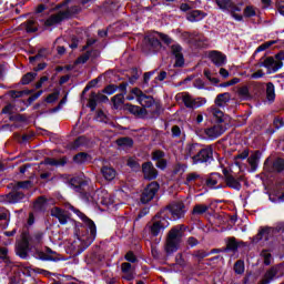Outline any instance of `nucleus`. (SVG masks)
<instances>
[{
  "instance_id": "nucleus-1",
  "label": "nucleus",
  "mask_w": 284,
  "mask_h": 284,
  "mask_svg": "<svg viewBox=\"0 0 284 284\" xmlns=\"http://www.w3.org/2000/svg\"><path fill=\"white\" fill-rule=\"evenodd\" d=\"M68 210L74 212L79 219H81L82 223H75V235L78 239V251L77 254H81L85 252L92 243H94V239H97V224L92 219L88 217L85 213L81 212L79 209L74 207L72 204H69Z\"/></svg>"
},
{
  "instance_id": "nucleus-2",
  "label": "nucleus",
  "mask_w": 284,
  "mask_h": 284,
  "mask_svg": "<svg viewBox=\"0 0 284 284\" xmlns=\"http://www.w3.org/2000/svg\"><path fill=\"white\" fill-rule=\"evenodd\" d=\"M183 230H185V225L180 224L173 226L168 235H166V242L164 246V251L166 253V256H172L175 252H179V248L181 247V243H183Z\"/></svg>"
},
{
  "instance_id": "nucleus-3",
  "label": "nucleus",
  "mask_w": 284,
  "mask_h": 284,
  "mask_svg": "<svg viewBox=\"0 0 284 284\" xmlns=\"http://www.w3.org/2000/svg\"><path fill=\"white\" fill-rule=\"evenodd\" d=\"M284 233V222H280L275 227L272 226H261L255 236H253V243H260V241H270L274 239V236H278V234Z\"/></svg>"
},
{
  "instance_id": "nucleus-4",
  "label": "nucleus",
  "mask_w": 284,
  "mask_h": 284,
  "mask_svg": "<svg viewBox=\"0 0 284 284\" xmlns=\"http://www.w3.org/2000/svg\"><path fill=\"white\" fill-rule=\"evenodd\" d=\"M170 226V222L165 219V214H161V211L158 212L152 221L146 225L149 227V234L151 236L156 237L159 234H162V232H165V230Z\"/></svg>"
},
{
  "instance_id": "nucleus-5",
  "label": "nucleus",
  "mask_w": 284,
  "mask_h": 284,
  "mask_svg": "<svg viewBox=\"0 0 284 284\" xmlns=\"http://www.w3.org/2000/svg\"><path fill=\"white\" fill-rule=\"evenodd\" d=\"M186 212L187 210H185V203H183V201L172 202L160 210V214H164L168 221L171 219L170 215L174 220L183 219Z\"/></svg>"
},
{
  "instance_id": "nucleus-6",
  "label": "nucleus",
  "mask_w": 284,
  "mask_h": 284,
  "mask_svg": "<svg viewBox=\"0 0 284 284\" xmlns=\"http://www.w3.org/2000/svg\"><path fill=\"white\" fill-rule=\"evenodd\" d=\"M70 187L78 192L82 199V201H90V192H88V181L83 180L82 178H72L69 181Z\"/></svg>"
},
{
  "instance_id": "nucleus-7",
  "label": "nucleus",
  "mask_w": 284,
  "mask_h": 284,
  "mask_svg": "<svg viewBox=\"0 0 284 284\" xmlns=\"http://www.w3.org/2000/svg\"><path fill=\"white\" fill-rule=\"evenodd\" d=\"M159 190H161V185L159 184V182L153 181V182L149 183L144 187V190L140 196V202L142 203V205H148V203H150V201H153L154 197L156 196V192H159Z\"/></svg>"
},
{
  "instance_id": "nucleus-8",
  "label": "nucleus",
  "mask_w": 284,
  "mask_h": 284,
  "mask_svg": "<svg viewBox=\"0 0 284 284\" xmlns=\"http://www.w3.org/2000/svg\"><path fill=\"white\" fill-rule=\"evenodd\" d=\"M212 161H214V148L212 145L202 146L199 150V154L193 156L194 165H199V163H212Z\"/></svg>"
},
{
  "instance_id": "nucleus-9",
  "label": "nucleus",
  "mask_w": 284,
  "mask_h": 284,
  "mask_svg": "<svg viewBox=\"0 0 284 284\" xmlns=\"http://www.w3.org/2000/svg\"><path fill=\"white\" fill-rule=\"evenodd\" d=\"M257 68H266L267 74H275L277 70L283 68V62L276 61L274 57H262L260 62L257 63Z\"/></svg>"
},
{
  "instance_id": "nucleus-10",
  "label": "nucleus",
  "mask_w": 284,
  "mask_h": 284,
  "mask_svg": "<svg viewBox=\"0 0 284 284\" xmlns=\"http://www.w3.org/2000/svg\"><path fill=\"white\" fill-rule=\"evenodd\" d=\"M264 170L265 172H268V174H282V172H284V159L276 158L273 162H271L270 158H267L264 161Z\"/></svg>"
},
{
  "instance_id": "nucleus-11",
  "label": "nucleus",
  "mask_w": 284,
  "mask_h": 284,
  "mask_svg": "<svg viewBox=\"0 0 284 284\" xmlns=\"http://www.w3.org/2000/svg\"><path fill=\"white\" fill-rule=\"evenodd\" d=\"M34 258H38V261H50L52 263H59V261H61L57 251H52V248L48 246L44 252L37 250L34 252Z\"/></svg>"
},
{
  "instance_id": "nucleus-12",
  "label": "nucleus",
  "mask_w": 284,
  "mask_h": 284,
  "mask_svg": "<svg viewBox=\"0 0 284 284\" xmlns=\"http://www.w3.org/2000/svg\"><path fill=\"white\" fill-rule=\"evenodd\" d=\"M142 174L144 181H156L159 179V170L154 168V163L152 161H146L142 163Z\"/></svg>"
},
{
  "instance_id": "nucleus-13",
  "label": "nucleus",
  "mask_w": 284,
  "mask_h": 284,
  "mask_svg": "<svg viewBox=\"0 0 284 284\" xmlns=\"http://www.w3.org/2000/svg\"><path fill=\"white\" fill-rule=\"evenodd\" d=\"M201 183H204L210 190H220L219 185H223V175L217 172L210 173L206 179H202Z\"/></svg>"
},
{
  "instance_id": "nucleus-14",
  "label": "nucleus",
  "mask_w": 284,
  "mask_h": 284,
  "mask_svg": "<svg viewBox=\"0 0 284 284\" xmlns=\"http://www.w3.org/2000/svg\"><path fill=\"white\" fill-rule=\"evenodd\" d=\"M70 17H72V13H70V11H60L55 14L50 16L44 21V26L47 28H52V26H58V23L65 21V19H70Z\"/></svg>"
},
{
  "instance_id": "nucleus-15",
  "label": "nucleus",
  "mask_w": 284,
  "mask_h": 284,
  "mask_svg": "<svg viewBox=\"0 0 284 284\" xmlns=\"http://www.w3.org/2000/svg\"><path fill=\"white\" fill-rule=\"evenodd\" d=\"M22 239H27L28 244L31 247H39V245H42L43 243V232L36 231L33 234H30V232L24 231L22 233Z\"/></svg>"
},
{
  "instance_id": "nucleus-16",
  "label": "nucleus",
  "mask_w": 284,
  "mask_h": 284,
  "mask_svg": "<svg viewBox=\"0 0 284 284\" xmlns=\"http://www.w3.org/2000/svg\"><path fill=\"white\" fill-rule=\"evenodd\" d=\"M4 201L9 203V205H17V203H24L26 202V193L22 191L14 190L11 186V191L6 195Z\"/></svg>"
},
{
  "instance_id": "nucleus-17",
  "label": "nucleus",
  "mask_w": 284,
  "mask_h": 284,
  "mask_svg": "<svg viewBox=\"0 0 284 284\" xmlns=\"http://www.w3.org/2000/svg\"><path fill=\"white\" fill-rule=\"evenodd\" d=\"M123 110L129 114H133L136 119H148V109L134 105L132 103H125Z\"/></svg>"
},
{
  "instance_id": "nucleus-18",
  "label": "nucleus",
  "mask_w": 284,
  "mask_h": 284,
  "mask_svg": "<svg viewBox=\"0 0 284 284\" xmlns=\"http://www.w3.org/2000/svg\"><path fill=\"white\" fill-rule=\"evenodd\" d=\"M171 53L175 58L174 68H183V65H185V57L183 55V47H181V44H179V43L171 45Z\"/></svg>"
},
{
  "instance_id": "nucleus-19",
  "label": "nucleus",
  "mask_w": 284,
  "mask_h": 284,
  "mask_svg": "<svg viewBox=\"0 0 284 284\" xmlns=\"http://www.w3.org/2000/svg\"><path fill=\"white\" fill-rule=\"evenodd\" d=\"M30 245L28 244V239L22 236V240L16 246V254L23 261L30 258Z\"/></svg>"
},
{
  "instance_id": "nucleus-20",
  "label": "nucleus",
  "mask_w": 284,
  "mask_h": 284,
  "mask_svg": "<svg viewBox=\"0 0 284 284\" xmlns=\"http://www.w3.org/2000/svg\"><path fill=\"white\" fill-rule=\"evenodd\" d=\"M51 216L58 219L60 225H68L70 221V213L59 206L51 209Z\"/></svg>"
},
{
  "instance_id": "nucleus-21",
  "label": "nucleus",
  "mask_w": 284,
  "mask_h": 284,
  "mask_svg": "<svg viewBox=\"0 0 284 284\" xmlns=\"http://www.w3.org/2000/svg\"><path fill=\"white\" fill-rule=\"evenodd\" d=\"M278 276V266H272L262 275L257 284H271L276 281Z\"/></svg>"
},
{
  "instance_id": "nucleus-22",
  "label": "nucleus",
  "mask_w": 284,
  "mask_h": 284,
  "mask_svg": "<svg viewBox=\"0 0 284 284\" xmlns=\"http://www.w3.org/2000/svg\"><path fill=\"white\" fill-rule=\"evenodd\" d=\"M225 126L221 124H215L211 128H207L204 130V133L211 141H214V139H219V136H222V134H225Z\"/></svg>"
},
{
  "instance_id": "nucleus-23",
  "label": "nucleus",
  "mask_w": 284,
  "mask_h": 284,
  "mask_svg": "<svg viewBox=\"0 0 284 284\" xmlns=\"http://www.w3.org/2000/svg\"><path fill=\"white\" fill-rule=\"evenodd\" d=\"M209 58L216 68H223V65L227 63V55L223 54L221 51H211Z\"/></svg>"
},
{
  "instance_id": "nucleus-24",
  "label": "nucleus",
  "mask_w": 284,
  "mask_h": 284,
  "mask_svg": "<svg viewBox=\"0 0 284 284\" xmlns=\"http://www.w3.org/2000/svg\"><path fill=\"white\" fill-rule=\"evenodd\" d=\"M230 187L231 190H236V192H241L243 185L234 175L227 176L226 180H224L223 184L217 185V189H223Z\"/></svg>"
},
{
  "instance_id": "nucleus-25",
  "label": "nucleus",
  "mask_w": 284,
  "mask_h": 284,
  "mask_svg": "<svg viewBox=\"0 0 284 284\" xmlns=\"http://www.w3.org/2000/svg\"><path fill=\"white\" fill-rule=\"evenodd\" d=\"M207 17V13L201 10H191L186 13V20L190 21V23H196L199 21H203Z\"/></svg>"
},
{
  "instance_id": "nucleus-26",
  "label": "nucleus",
  "mask_w": 284,
  "mask_h": 284,
  "mask_svg": "<svg viewBox=\"0 0 284 284\" xmlns=\"http://www.w3.org/2000/svg\"><path fill=\"white\" fill-rule=\"evenodd\" d=\"M241 245H245V242H239L236 241V237H229L226 247H223L222 252H239Z\"/></svg>"
},
{
  "instance_id": "nucleus-27",
  "label": "nucleus",
  "mask_w": 284,
  "mask_h": 284,
  "mask_svg": "<svg viewBox=\"0 0 284 284\" xmlns=\"http://www.w3.org/2000/svg\"><path fill=\"white\" fill-rule=\"evenodd\" d=\"M244 3L243 2H239L237 4H235L234 2H231V7L229 9V12L232 17V19H234L235 21H243V16L239 14L236 12H241L243 9L241 7H243Z\"/></svg>"
},
{
  "instance_id": "nucleus-28",
  "label": "nucleus",
  "mask_w": 284,
  "mask_h": 284,
  "mask_svg": "<svg viewBox=\"0 0 284 284\" xmlns=\"http://www.w3.org/2000/svg\"><path fill=\"white\" fill-rule=\"evenodd\" d=\"M203 148L200 143H189L185 148V155L194 161V158L197 156L199 151Z\"/></svg>"
},
{
  "instance_id": "nucleus-29",
  "label": "nucleus",
  "mask_w": 284,
  "mask_h": 284,
  "mask_svg": "<svg viewBox=\"0 0 284 284\" xmlns=\"http://www.w3.org/2000/svg\"><path fill=\"white\" fill-rule=\"evenodd\" d=\"M262 152L256 150L253 154L247 159V162L251 166L252 172H256L258 170V162L261 161Z\"/></svg>"
},
{
  "instance_id": "nucleus-30",
  "label": "nucleus",
  "mask_w": 284,
  "mask_h": 284,
  "mask_svg": "<svg viewBox=\"0 0 284 284\" xmlns=\"http://www.w3.org/2000/svg\"><path fill=\"white\" fill-rule=\"evenodd\" d=\"M232 94L230 92L220 93L216 95L214 103L217 108H225L226 103H230Z\"/></svg>"
},
{
  "instance_id": "nucleus-31",
  "label": "nucleus",
  "mask_w": 284,
  "mask_h": 284,
  "mask_svg": "<svg viewBox=\"0 0 284 284\" xmlns=\"http://www.w3.org/2000/svg\"><path fill=\"white\" fill-rule=\"evenodd\" d=\"M88 143H90V140L85 135H80L69 144V149L79 150V148H85Z\"/></svg>"
},
{
  "instance_id": "nucleus-32",
  "label": "nucleus",
  "mask_w": 284,
  "mask_h": 284,
  "mask_svg": "<svg viewBox=\"0 0 284 284\" xmlns=\"http://www.w3.org/2000/svg\"><path fill=\"white\" fill-rule=\"evenodd\" d=\"M33 185L34 183L31 180L18 181L9 184L10 187H13L18 192H21V190H30Z\"/></svg>"
},
{
  "instance_id": "nucleus-33",
  "label": "nucleus",
  "mask_w": 284,
  "mask_h": 284,
  "mask_svg": "<svg viewBox=\"0 0 284 284\" xmlns=\"http://www.w3.org/2000/svg\"><path fill=\"white\" fill-rule=\"evenodd\" d=\"M112 110H121V105H125V93H118L111 98Z\"/></svg>"
},
{
  "instance_id": "nucleus-34",
  "label": "nucleus",
  "mask_w": 284,
  "mask_h": 284,
  "mask_svg": "<svg viewBox=\"0 0 284 284\" xmlns=\"http://www.w3.org/2000/svg\"><path fill=\"white\" fill-rule=\"evenodd\" d=\"M101 174L105 181H114V179H116V170L112 166H102Z\"/></svg>"
},
{
  "instance_id": "nucleus-35",
  "label": "nucleus",
  "mask_w": 284,
  "mask_h": 284,
  "mask_svg": "<svg viewBox=\"0 0 284 284\" xmlns=\"http://www.w3.org/2000/svg\"><path fill=\"white\" fill-rule=\"evenodd\" d=\"M176 101H182L185 105V108H187L189 110H192V103H193V99L192 95L187 92H183V93H178L175 95Z\"/></svg>"
},
{
  "instance_id": "nucleus-36",
  "label": "nucleus",
  "mask_w": 284,
  "mask_h": 284,
  "mask_svg": "<svg viewBox=\"0 0 284 284\" xmlns=\"http://www.w3.org/2000/svg\"><path fill=\"white\" fill-rule=\"evenodd\" d=\"M266 101L268 103H274L276 101V87L274 85V82H267L266 83Z\"/></svg>"
},
{
  "instance_id": "nucleus-37",
  "label": "nucleus",
  "mask_w": 284,
  "mask_h": 284,
  "mask_svg": "<svg viewBox=\"0 0 284 284\" xmlns=\"http://www.w3.org/2000/svg\"><path fill=\"white\" fill-rule=\"evenodd\" d=\"M146 45L151 48L154 52L161 50L163 48V44L161 43V40L156 37H145Z\"/></svg>"
},
{
  "instance_id": "nucleus-38",
  "label": "nucleus",
  "mask_w": 284,
  "mask_h": 284,
  "mask_svg": "<svg viewBox=\"0 0 284 284\" xmlns=\"http://www.w3.org/2000/svg\"><path fill=\"white\" fill-rule=\"evenodd\" d=\"M29 94H34V90L26 89L22 91H17V90L8 91V97H10L11 99H21L22 97H29Z\"/></svg>"
},
{
  "instance_id": "nucleus-39",
  "label": "nucleus",
  "mask_w": 284,
  "mask_h": 284,
  "mask_svg": "<svg viewBox=\"0 0 284 284\" xmlns=\"http://www.w3.org/2000/svg\"><path fill=\"white\" fill-rule=\"evenodd\" d=\"M281 128H284V120L281 116H275L273 120V126H268L266 129V134H274L276 130H281Z\"/></svg>"
},
{
  "instance_id": "nucleus-40",
  "label": "nucleus",
  "mask_w": 284,
  "mask_h": 284,
  "mask_svg": "<svg viewBox=\"0 0 284 284\" xmlns=\"http://www.w3.org/2000/svg\"><path fill=\"white\" fill-rule=\"evenodd\" d=\"M90 160H92V155L85 152H80L73 156V163H77V165H83V163H88Z\"/></svg>"
},
{
  "instance_id": "nucleus-41",
  "label": "nucleus",
  "mask_w": 284,
  "mask_h": 284,
  "mask_svg": "<svg viewBox=\"0 0 284 284\" xmlns=\"http://www.w3.org/2000/svg\"><path fill=\"white\" fill-rule=\"evenodd\" d=\"M138 103H140V105H142V108H152V105H154L155 101H154V97L152 95H141L140 97V101H138Z\"/></svg>"
},
{
  "instance_id": "nucleus-42",
  "label": "nucleus",
  "mask_w": 284,
  "mask_h": 284,
  "mask_svg": "<svg viewBox=\"0 0 284 284\" xmlns=\"http://www.w3.org/2000/svg\"><path fill=\"white\" fill-rule=\"evenodd\" d=\"M171 136L172 139H181L180 143H183V141H185V133L179 125H173L171 128Z\"/></svg>"
},
{
  "instance_id": "nucleus-43",
  "label": "nucleus",
  "mask_w": 284,
  "mask_h": 284,
  "mask_svg": "<svg viewBox=\"0 0 284 284\" xmlns=\"http://www.w3.org/2000/svg\"><path fill=\"white\" fill-rule=\"evenodd\" d=\"M115 143H116V145H119V148H133L134 146V140L130 136L119 138Z\"/></svg>"
},
{
  "instance_id": "nucleus-44",
  "label": "nucleus",
  "mask_w": 284,
  "mask_h": 284,
  "mask_svg": "<svg viewBox=\"0 0 284 284\" xmlns=\"http://www.w3.org/2000/svg\"><path fill=\"white\" fill-rule=\"evenodd\" d=\"M253 93L255 97H262L265 93V83L264 82H253L252 83Z\"/></svg>"
},
{
  "instance_id": "nucleus-45",
  "label": "nucleus",
  "mask_w": 284,
  "mask_h": 284,
  "mask_svg": "<svg viewBox=\"0 0 284 284\" xmlns=\"http://www.w3.org/2000/svg\"><path fill=\"white\" fill-rule=\"evenodd\" d=\"M41 94H43V91L40 90V91L33 93L27 100H21V103H23V105H26V108H30V105H32V103H34V101H37V99H39L41 97Z\"/></svg>"
},
{
  "instance_id": "nucleus-46",
  "label": "nucleus",
  "mask_w": 284,
  "mask_h": 284,
  "mask_svg": "<svg viewBox=\"0 0 284 284\" xmlns=\"http://www.w3.org/2000/svg\"><path fill=\"white\" fill-rule=\"evenodd\" d=\"M207 210H210V206H209V205H205V204H196V205L193 207L192 214H193V215L201 216L202 214H205V212H207Z\"/></svg>"
},
{
  "instance_id": "nucleus-47",
  "label": "nucleus",
  "mask_w": 284,
  "mask_h": 284,
  "mask_svg": "<svg viewBox=\"0 0 284 284\" xmlns=\"http://www.w3.org/2000/svg\"><path fill=\"white\" fill-rule=\"evenodd\" d=\"M275 43H276V41H274V40L262 43L261 45H258L256 48L255 52L253 53V57H256V54H258V52H265V50H267L268 48H272V45H274Z\"/></svg>"
},
{
  "instance_id": "nucleus-48",
  "label": "nucleus",
  "mask_w": 284,
  "mask_h": 284,
  "mask_svg": "<svg viewBox=\"0 0 284 284\" xmlns=\"http://www.w3.org/2000/svg\"><path fill=\"white\" fill-rule=\"evenodd\" d=\"M243 17L244 19L256 17V8H254V6H246L243 10Z\"/></svg>"
},
{
  "instance_id": "nucleus-49",
  "label": "nucleus",
  "mask_w": 284,
  "mask_h": 284,
  "mask_svg": "<svg viewBox=\"0 0 284 284\" xmlns=\"http://www.w3.org/2000/svg\"><path fill=\"white\" fill-rule=\"evenodd\" d=\"M232 0H215V3L220 10H223V12L230 10L232 7Z\"/></svg>"
},
{
  "instance_id": "nucleus-50",
  "label": "nucleus",
  "mask_w": 284,
  "mask_h": 284,
  "mask_svg": "<svg viewBox=\"0 0 284 284\" xmlns=\"http://www.w3.org/2000/svg\"><path fill=\"white\" fill-rule=\"evenodd\" d=\"M33 79H37V72H28L24 74L21 79L22 85H30L32 83Z\"/></svg>"
},
{
  "instance_id": "nucleus-51",
  "label": "nucleus",
  "mask_w": 284,
  "mask_h": 284,
  "mask_svg": "<svg viewBox=\"0 0 284 284\" xmlns=\"http://www.w3.org/2000/svg\"><path fill=\"white\" fill-rule=\"evenodd\" d=\"M9 121H13L16 123H28V115L26 114H13L9 116Z\"/></svg>"
},
{
  "instance_id": "nucleus-52",
  "label": "nucleus",
  "mask_w": 284,
  "mask_h": 284,
  "mask_svg": "<svg viewBox=\"0 0 284 284\" xmlns=\"http://www.w3.org/2000/svg\"><path fill=\"white\" fill-rule=\"evenodd\" d=\"M207 103L205 98H195L193 99L191 110H197V108H203Z\"/></svg>"
},
{
  "instance_id": "nucleus-53",
  "label": "nucleus",
  "mask_w": 284,
  "mask_h": 284,
  "mask_svg": "<svg viewBox=\"0 0 284 284\" xmlns=\"http://www.w3.org/2000/svg\"><path fill=\"white\" fill-rule=\"evenodd\" d=\"M119 90V85L116 84H108L102 89V94H108L109 97H112L116 91Z\"/></svg>"
},
{
  "instance_id": "nucleus-54",
  "label": "nucleus",
  "mask_w": 284,
  "mask_h": 284,
  "mask_svg": "<svg viewBox=\"0 0 284 284\" xmlns=\"http://www.w3.org/2000/svg\"><path fill=\"white\" fill-rule=\"evenodd\" d=\"M233 270L235 274H244L245 273V262L243 260H239L235 262Z\"/></svg>"
},
{
  "instance_id": "nucleus-55",
  "label": "nucleus",
  "mask_w": 284,
  "mask_h": 284,
  "mask_svg": "<svg viewBox=\"0 0 284 284\" xmlns=\"http://www.w3.org/2000/svg\"><path fill=\"white\" fill-rule=\"evenodd\" d=\"M59 94H61V91L59 89H55L53 93H50L45 98V103H55L57 101H59Z\"/></svg>"
},
{
  "instance_id": "nucleus-56",
  "label": "nucleus",
  "mask_w": 284,
  "mask_h": 284,
  "mask_svg": "<svg viewBox=\"0 0 284 284\" xmlns=\"http://www.w3.org/2000/svg\"><path fill=\"white\" fill-rule=\"evenodd\" d=\"M258 281V277L254 273H247L244 278L242 284H254Z\"/></svg>"
},
{
  "instance_id": "nucleus-57",
  "label": "nucleus",
  "mask_w": 284,
  "mask_h": 284,
  "mask_svg": "<svg viewBox=\"0 0 284 284\" xmlns=\"http://www.w3.org/2000/svg\"><path fill=\"white\" fill-rule=\"evenodd\" d=\"M192 256H194V258H199V261H203V258H207V256H210V253L204 250H197L192 253Z\"/></svg>"
},
{
  "instance_id": "nucleus-58",
  "label": "nucleus",
  "mask_w": 284,
  "mask_h": 284,
  "mask_svg": "<svg viewBox=\"0 0 284 284\" xmlns=\"http://www.w3.org/2000/svg\"><path fill=\"white\" fill-rule=\"evenodd\" d=\"M90 54L91 52L87 51L85 53H83L82 55H80L77 60H75V65H79L80 63L84 64L88 63V61H90Z\"/></svg>"
},
{
  "instance_id": "nucleus-59",
  "label": "nucleus",
  "mask_w": 284,
  "mask_h": 284,
  "mask_svg": "<svg viewBox=\"0 0 284 284\" xmlns=\"http://www.w3.org/2000/svg\"><path fill=\"white\" fill-rule=\"evenodd\" d=\"M126 165H128L131 170H133V172H139V170H142L141 164H140L138 161L132 160V159H129V160H128Z\"/></svg>"
},
{
  "instance_id": "nucleus-60",
  "label": "nucleus",
  "mask_w": 284,
  "mask_h": 284,
  "mask_svg": "<svg viewBox=\"0 0 284 284\" xmlns=\"http://www.w3.org/2000/svg\"><path fill=\"white\" fill-rule=\"evenodd\" d=\"M213 116L215 118L216 123H223V116H225V113L220 109H213Z\"/></svg>"
},
{
  "instance_id": "nucleus-61",
  "label": "nucleus",
  "mask_w": 284,
  "mask_h": 284,
  "mask_svg": "<svg viewBox=\"0 0 284 284\" xmlns=\"http://www.w3.org/2000/svg\"><path fill=\"white\" fill-rule=\"evenodd\" d=\"M261 256L264 258V265H272V253L267 252V250H263Z\"/></svg>"
},
{
  "instance_id": "nucleus-62",
  "label": "nucleus",
  "mask_w": 284,
  "mask_h": 284,
  "mask_svg": "<svg viewBox=\"0 0 284 284\" xmlns=\"http://www.w3.org/2000/svg\"><path fill=\"white\" fill-rule=\"evenodd\" d=\"M165 159V152L161 150H155L152 152V161H161Z\"/></svg>"
},
{
  "instance_id": "nucleus-63",
  "label": "nucleus",
  "mask_w": 284,
  "mask_h": 284,
  "mask_svg": "<svg viewBox=\"0 0 284 284\" xmlns=\"http://www.w3.org/2000/svg\"><path fill=\"white\" fill-rule=\"evenodd\" d=\"M158 37H160V39L165 45H171V43L174 42V40L165 33L158 32Z\"/></svg>"
},
{
  "instance_id": "nucleus-64",
  "label": "nucleus",
  "mask_w": 284,
  "mask_h": 284,
  "mask_svg": "<svg viewBox=\"0 0 284 284\" xmlns=\"http://www.w3.org/2000/svg\"><path fill=\"white\" fill-rule=\"evenodd\" d=\"M187 170V164L178 163L173 169V174H183Z\"/></svg>"
}]
</instances>
